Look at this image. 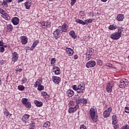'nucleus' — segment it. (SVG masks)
<instances>
[{
	"label": "nucleus",
	"instance_id": "f257e3e1",
	"mask_svg": "<svg viewBox=\"0 0 129 129\" xmlns=\"http://www.w3.org/2000/svg\"><path fill=\"white\" fill-rule=\"evenodd\" d=\"M90 115L94 122L97 121V115H96V109L91 108L90 109Z\"/></svg>",
	"mask_w": 129,
	"mask_h": 129
},
{
	"label": "nucleus",
	"instance_id": "f03ea898",
	"mask_svg": "<svg viewBox=\"0 0 129 129\" xmlns=\"http://www.w3.org/2000/svg\"><path fill=\"white\" fill-rule=\"evenodd\" d=\"M61 34H62V32L59 30L58 28L55 30L53 32V35L54 39L55 40H58V39H59V37L61 36Z\"/></svg>",
	"mask_w": 129,
	"mask_h": 129
},
{
	"label": "nucleus",
	"instance_id": "7ed1b4c3",
	"mask_svg": "<svg viewBox=\"0 0 129 129\" xmlns=\"http://www.w3.org/2000/svg\"><path fill=\"white\" fill-rule=\"evenodd\" d=\"M112 111V108L109 107L107 110L104 111L103 115V117L106 118L110 115V113Z\"/></svg>",
	"mask_w": 129,
	"mask_h": 129
},
{
	"label": "nucleus",
	"instance_id": "20e7f679",
	"mask_svg": "<svg viewBox=\"0 0 129 129\" xmlns=\"http://www.w3.org/2000/svg\"><path fill=\"white\" fill-rule=\"evenodd\" d=\"M114 85V83L110 82L107 84L106 86V91L108 93H110L112 91V88Z\"/></svg>",
	"mask_w": 129,
	"mask_h": 129
},
{
	"label": "nucleus",
	"instance_id": "39448f33",
	"mask_svg": "<svg viewBox=\"0 0 129 129\" xmlns=\"http://www.w3.org/2000/svg\"><path fill=\"white\" fill-rule=\"evenodd\" d=\"M58 29H59L60 31L61 32V33H66L67 32V30H68V25L64 23L62 26H59L58 28Z\"/></svg>",
	"mask_w": 129,
	"mask_h": 129
},
{
	"label": "nucleus",
	"instance_id": "423d86ee",
	"mask_svg": "<svg viewBox=\"0 0 129 129\" xmlns=\"http://www.w3.org/2000/svg\"><path fill=\"white\" fill-rule=\"evenodd\" d=\"M120 37H121V34L118 33V32H114L111 35L110 37L112 40H118Z\"/></svg>",
	"mask_w": 129,
	"mask_h": 129
},
{
	"label": "nucleus",
	"instance_id": "0eeeda50",
	"mask_svg": "<svg viewBox=\"0 0 129 129\" xmlns=\"http://www.w3.org/2000/svg\"><path fill=\"white\" fill-rule=\"evenodd\" d=\"M128 85V80L125 79H123L120 82L119 86L120 88H122V87H123L124 86H125L126 85Z\"/></svg>",
	"mask_w": 129,
	"mask_h": 129
},
{
	"label": "nucleus",
	"instance_id": "6e6552de",
	"mask_svg": "<svg viewBox=\"0 0 129 129\" xmlns=\"http://www.w3.org/2000/svg\"><path fill=\"white\" fill-rule=\"evenodd\" d=\"M78 108H79V105H76L74 107H71L68 110V112L69 113H74Z\"/></svg>",
	"mask_w": 129,
	"mask_h": 129
},
{
	"label": "nucleus",
	"instance_id": "1a4fd4ad",
	"mask_svg": "<svg viewBox=\"0 0 129 129\" xmlns=\"http://www.w3.org/2000/svg\"><path fill=\"white\" fill-rule=\"evenodd\" d=\"M96 65V62L94 60H91L88 61L86 63V67L87 68H90V67H94Z\"/></svg>",
	"mask_w": 129,
	"mask_h": 129
},
{
	"label": "nucleus",
	"instance_id": "9d476101",
	"mask_svg": "<svg viewBox=\"0 0 129 129\" xmlns=\"http://www.w3.org/2000/svg\"><path fill=\"white\" fill-rule=\"evenodd\" d=\"M52 81H53L54 83L55 84H59L61 81V78L57 76H53L52 78Z\"/></svg>",
	"mask_w": 129,
	"mask_h": 129
},
{
	"label": "nucleus",
	"instance_id": "9b49d317",
	"mask_svg": "<svg viewBox=\"0 0 129 129\" xmlns=\"http://www.w3.org/2000/svg\"><path fill=\"white\" fill-rule=\"evenodd\" d=\"M12 61L13 62H17L19 58V55L18 54V53L16 52H14L12 53Z\"/></svg>",
	"mask_w": 129,
	"mask_h": 129
},
{
	"label": "nucleus",
	"instance_id": "f8f14e48",
	"mask_svg": "<svg viewBox=\"0 0 129 129\" xmlns=\"http://www.w3.org/2000/svg\"><path fill=\"white\" fill-rule=\"evenodd\" d=\"M66 51L68 56H72L74 54V50L72 48L66 47Z\"/></svg>",
	"mask_w": 129,
	"mask_h": 129
},
{
	"label": "nucleus",
	"instance_id": "ddd939ff",
	"mask_svg": "<svg viewBox=\"0 0 129 129\" xmlns=\"http://www.w3.org/2000/svg\"><path fill=\"white\" fill-rule=\"evenodd\" d=\"M85 91V87L81 85L78 87V93H83Z\"/></svg>",
	"mask_w": 129,
	"mask_h": 129
},
{
	"label": "nucleus",
	"instance_id": "4468645a",
	"mask_svg": "<svg viewBox=\"0 0 129 129\" xmlns=\"http://www.w3.org/2000/svg\"><path fill=\"white\" fill-rule=\"evenodd\" d=\"M30 118V115L28 114H25L22 116V121L23 122H25V123H27V121H28V120Z\"/></svg>",
	"mask_w": 129,
	"mask_h": 129
},
{
	"label": "nucleus",
	"instance_id": "2eb2a0df",
	"mask_svg": "<svg viewBox=\"0 0 129 129\" xmlns=\"http://www.w3.org/2000/svg\"><path fill=\"white\" fill-rule=\"evenodd\" d=\"M67 95L69 97H72L74 95V91L73 90L69 89L67 92Z\"/></svg>",
	"mask_w": 129,
	"mask_h": 129
},
{
	"label": "nucleus",
	"instance_id": "dca6fc26",
	"mask_svg": "<svg viewBox=\"0 0 129 129\" xmlns=\"http://www.w3.org/2000/svg\"><path fill=\"white\" fill-rule=\"evenodd\" d=\"M12 22L13 23V25L17 26V25L19 24V19L18 17H14L13 19H12Z\"/></svg>",
	"mask_w": 129,
	"mask_h": 129
},
{
	"label": "nucleus",
	"instance_id": "f3484780",
	"mask_svg": "<svg viewBox=\"0 0 129 129\" xmlns=\"http://www.w3.org/2000/svg\"><path fill=\"white\" fill-rule=\"evenodd\" d=\"M21 42L23 45H26L28 43V37L27 36H23L21 38Z\"/></svg>",
	"mask_w": 129,
	"mask_h": 129
},
{
	"label": "nucleus",
	"instance_id": "a211bd4d",
	"mask_svg": "<svg viewBox=\"0 0 129 129\" xmlns=\"http://www.w3.org/2000/svg\"><path fill=\"white\" fill-rule=\"evenodd\" d=\"M42 79H38L35 83L34 86L35 87H38L39 85L42 84Z\"/></svg>",
	"mask_w": 129,
	"mask_h": 129
},
{
	"label": "nucleus",
	"instance_id": "6ab92c4d",
	"mask_svg": "<svg viewBox=\"0 0 129 129\" xmlns=\"http://www.w3.org/2000/svg\"><path fill=\"white\" fill-rule=\"evenodd\" d=\"M123 19H124V17L122 14H119L117 15L116 17L117 21H118L119 22L120 21H122Z\"/></svg>",
	"mask_w": 129,
	"mask_h": 129
},
{
	"label": "nucleus",
	"instance_id": "aec40b11",
	"mask_svg": "<svg viewBox=\"0 0 129 129\" xmlns=\"http://www.w3.org/2000/svg\"><path fill=\"white\" fill-rule=\"evenodd\" d=\"M39 44V41L38 40L35 41V42H33L32 46L30 48V50L31 51H33L34 50V48Z\"/></svg>",
	"mask_w": 129,
	"mask_h": 129
},
{
	"label": "nucleus",
	"instance_id": "412c9836",
	"mask_svg": "<svg viewBox=\"0 0 129 129\" xmlns=\"http://www.w3.org/2000/svg\"><path fill=\"white\" fill-rule=\"evenodd\" d=\"M113 124H116L117 123V119L116 118V115H114L112 117Z\"/></svg>",
	"mask_w": 129,
	"mask_h": 129
},
{
	"label": "nucleus",
	"instance_id": "4be33fe9",
	"mask_svg": "<svg viewBox=\"0 0 129 129\" xmlns=\"http://www.w3.org/2000/svg\"><path fill=\"white\" fill-rule=\"evenodd\" d=\"M4 113L6 116H12V114H10V112L7 109V108H4Z\"/></svg>",
	"mask_w": 129,
	"mask_h": 129
},
{
	"label": "nucleus",
	"instance_id": "5701e85b",
	"mask_svg": "<svg viewBox=\"0 0 129 129\" xmlns=\"http://www.w3.org/2000/svg\"><path fill=\"white\" fill-rule=\"evenodd\" d=\"M3 18L5 19V20H7V21H10L11 20V16L7 14V13H5L4 15L3 16Z\"/></svg>",
	"mask_w": 129,
	"mask_h": 129
},
{
	"label": "nucleus",
	"instance_id": "b1692460",
	"mask_svg": "<svg viewBox=\"0 0 129 129\" xmlns=\"http://www.w3.org/2000/svg\"><path fill=\"white\" fill-rule=\"evenodd\" d=\"M34 103L36 104V106H38V107H40L41 106H42V105H43V103L38 100H35L34 101Z\"/></svg>",
	"mask_w": 129,
	"mask_h": 129
},
{
	"label": "nucleus",
	"instance_id": "393cba45",
	"mask_svg": "<svg viewBox=\"0 0 129 129\" xmlns=\"http://www.w3.org/2000/svg\"><path fill=\"white\" fill-rule=\"evenodd\" d=\"M41 95L43 96V98H49V95L44 91L41 92Z\"/></svg>",
	"mask_w": 129,
	"mask_h": 129
},
{
	"label": "nucleus",
	"instance_id": "a878e982",
	"mask_svg": "<svg viewBox=\"0 0 129 129\" xmlns=\"http://www.w3.org/2000/svg\"><path fill=\"white\" fill-rule=\"evenodd\" d=\"M24 4L26 7V9H27V10H29L31 7V2L27 1L25 2Z\"/></svg>",
	"mask_w": 129,
	"mask_h": 129
},
{
	"label": "nucleus",
	"instance_id": "bb28decb",
	"mask_svg": "<svg viewBox=\"0 0 129 129\" xmlns=\"http://www.w3.org/2000/svg\"><path fill=\"white\" fill-rule=\"evenodd\" d=\"M117 28V26H116L114 24L111 25L108 27L109 30H115Z\"/></svg>",
	"mask_w": 129,
	"mask_h": 129
},
{
	"label": "nucleus",
	"instance_id": "cd10ccee",
	"mask_svg": "<svg viewBox=\"0 0 129 129\" xmlns=\"http://www.w3.org/2000/svg\"><path fill=\"white\" fill-rule=\"evenodd\" d=\"M13 25L11 24H9L7 25V32H12L13 31Z\"/></svg>",
	"mask_w": 129,
	"mask_h": 129
},
{
	"label": "nucleus",
	"instance_id": "c85d7f7f",
	"mask_svg": "<svg viewBox=\"0 0 129 129\" xmlns=\"http://www.w3.org/2000/svg\"><path fill=\"white\" fill-rule=\"evenodd\" d=\"M93 22V19H89L85 20L86 25H88V24H91Z\"/></svg>",
	"mask_w": 129,
	"mask_h": 129
},
{
	"label": "nucleus",
	"instance_id": "c756f323",
	"mask_svg": "<svg viewBox=\"0 0 129 129\" xmlns=\"http://www.w3.org/2000/svg\"><path fill=\"white\" fill-rule=\"evenodd\" d=\"M21 101L23 103V104H24V105H25V104H27L29 102L28 101V99L26 98H23L22 99Z\"/></svg>",
	"mask_w": 129,
	"mask_h": 129
},
{
	"label": "nucleus",
	"instance_id": "7c9ffc66",
	"mask_svg": "<svg viewBox=\"0 0 129 129\" xmlns=\"http://www.w3.org/2000/svg\"><path fill=\"white\" fill-rule=\"evenodd\" d=\"M86 53H88L89 54L92 55V54L94 53V49L91 48L89 50H88Z\"/></svg>",
	"mask_w": 129,
	"mask_h": 129
},
{
	"label": "nucleus",
	"instance_id": "2f4dec72",
	"mask_svg": "<svg viewBox=\"0 0 129 129\" xmlns=\"http://www.w3.org/2000/svg\"><path fill=\"white\" fill-rule=\"evenodd\" d=\"M70 35L74 39H75L76 38V35H75V32H74V31H71L70 32Z\"/></svg>",
	"mask_w": 129,
	"mask_h": 129
},
{
	"label": "nucleus",
	"instance_id": "473e14b6",
	"mask_svg": "<svg viewBox=\"0 0 129 129\" xmlns=\"http://www.w3.org/2000/svg\"><path fill=\"white\" fill-rule=\"evenodd\" d=\"M18 88L20 91H24L25 90V87L23 85L18 86Z\"/></svg>",
	"mask_w": 129,
	"mask_h": 129
},
{
	"label": "nucleus",
	"instance_id": "72a5a7b5",
	"mask_svg": "<svg viewBox=\"0 0 129 129\" xmlns=\"http://www.w3.org/2000/svg\"><path fill=\"white\" fill-rule=\"evenodd\" d=\"M51 125V123L49 121H46L45 123L43 124V126L44 127H49Z\"/></svg>",
	"mask_w": 129,
	"mask_h": 129
},
{
	"label": "nucleus",
	"instance_id": "f704fd0d",
	"mask_svg": "<svg viewBox=\"0 0 129 129\" xmlns=\"http://www.w3.org/2000/svg\"><path fill=\"white\" fill-rule=\"evenodd\" d=\"M91 54H89L88 53H86V60H87L88 61H89V60H90V59H91Z\"/></svg>",
	"mask_w": 129,
	"mask_h": 129
},
{
	"label": "nucleus",
	"instance_id": "c9c22d12",
	"mask_svg": "<svg viewBox=\"0 0 129 129\" xmlns=\"http://www.w3.org/2000/svg\"><path fill=\"white\" fill-rule=\"evenodd\" d=\"M41 25L42 27H44V28H47V27H48V22H41Z\"/></svg>",
	"mask_w": 129,
	"mask_h": 129
},
{
	"label": "nucleus",
	"instance_id": "e433bc0d",
	"mask_svg": "<svg viewBox=\"0 0 129 129\" xmlns=\"http://www.w3.org/2000/svg\"><path fill=\"white\" fill-rule=\"evenodd\" d=\"M37 87H38V88H37L38 90H39L40 91L42 90H44V86L40 85Z\"/></svg>",
	"mask_w": 129,
	"mask_h": 129
},
{
	"label": "nucleus",
	"instance_id": "4c0bfd02",
	"mask_svg": "<svg viewBox=\"0 0 129 129\" xmlns=\"http://www.w3.org/2000/svg\"><path fill=\"white\" fill-rule=\"evenodd\" d=\"M97 64L99 66H102V61L99 59H98L97 60Z\"/></svg>",
	"mask_w": 129,
	"mask_h": 129
},
{
	"label": "nucleus",
	"instance_id": "58836bf2",
	"mask_svg": "<svg viewBox=\"0 0 129 129\" xmlns=\"http://www.w3.org/2000/svg\"><path fill=\"white\" fill-rule=\"evenodd\" d=\"M2 6H6V7H9V5L8 4V2H7V0L6 1H5V0L3 1V2L2 4Z\"/></svg>",
	"mask_w": 129,
	"mask_h": 129
},
{
	"label": "nucleus",
	"instance_id": "ea45409f",
	"mask_svg": "<svg viewBox=\"0 0 129 129\" xmlns=\"http://www.w3.org/2000/svg\"><path fill=\"white\" fill-rule=\"evenodd\" d=\"M25 106H26V107L27 108H31V103L30 102H28L27 104H25Z\"/></svg>",
	"mask_w": 129,
	"mask_h": 129
},
{
	"label": "nucleus",
	"instance_id": "a19ab883",
	"mask_svg": "<svg viewBox=\"0 0 129 129\" xmlns=\"http://www.w3.org/2000/svg\"><path fill=\"white\" fill-rule=\"evenodd\" d=\"M55 62H56V58H53L52 59H51L50 63H51V65H54L55 64Z\"/></svg>",
	"mask_w": 129,
	"mask_h": 129
},
{
	"label": "nucleus",
	"instance_id": "79ce46f5",
	"mask_svg": "<svg viewBox=\"0 0 129 129\" xmlns=\"http://www.w3.org/2000/svg\"><path fill=\"white\" fill-rule=\"evenodd\" d=\"M0 13L1 15H2V17L6 14V13H5V11L3 9H0Z\"/></svg>",
	"mask_w": 129,
	"mask_h": 129
},
{
	"label": "nucleus",
	"instance_id": "37998d69",
	"mask_svg": "<svg viewBox=\"0 0 129 129\" xmlns=\"http://www.w3.org/2000/svg\"><path fill=\"white\" fill-rule=\"evenodd\" d=\"M73 89H74V90H75L78 92V87H77V86L76 85H75L73 87Z\"/></svg>",
	"mask_w": 129,
	"mask_h": 129
},
{
	"label": "nucleus",
	"instance_id": "c03bdc74",
	"mask_svg": "<svg viewBox=\"0 0 129 129\" xmlns=\"http://www.w3.org/2000/svg\"><path fill=\"white\" fill-rule=\"evenodd\" d=\"M76 103H78V104H79L80 103H82V99L80 98L77 100Z\"/></svg>",
	"mask_w": 129,
	"mask_h": 129
},
{
	"label": "nucleus",
	"instance_id": "a18cd8bd",
	"mask_svg": "<svg viewBox=\"0 0 129 129\" xmlns=\"http://www.w3.org/2000/svg\"><path fill=\"white\" fill-rule=\"evenodd\" d=\"M77 0H71V5L72 6H74L75 5V3H76Z\"/></svg>",
	"mask_w": 129,
	"mask_h": 129
},
{
	"label": "nucleus",
	"instance_id": "49530a36",
	"mask_svg": "<svg viewBox=\"0 0 129 129\" xmlns=\"http://www.w3.org/2000/svg\"><path fill=\"white\" fill-rule=\"evenodd\" d=\"M0 52H1V53L5 52V47H4V46L0 47Z\"/></svg>",
	"mask_w": 129,
	"mask_h": 129
},
{
	"label": "nucleus",
	"instance_id": "de8ad7c7",
	"mask_svg": "<svg viewBox=\"0 0 129 129\" xmlns=\"http://www.w3.org/2000/svg\"><path fill=\"white\" fill-rule=\"evenodd\" d=\"M69 106H74V102L73 101H71L69 103Z\"/></svg>",
	"mask_w": 129,
	"mask_h": 129
},
{
	"label": "nucleus",
	"instance_id": "09e8293b",
	"mask_svg": "<svg viewBox=\"0 0 129 129\" xmlns=\"http://www.w3.org/2000/svg\"><path fill=\"white\" fill-rule=\"evenodd\" d=\"M125 112L126 113H129V107H125Z\"/></svg>",
	"mask_w": 129,
	"mask_h": 129
},
{
	"label": "nucleus",
	"instance_id": "8fccbe9b",
	"mask_svg": "<svg viewBox=\"0 0 129 129\" xmlns=\"http://www.w3.org/2000/svg\"><path fill=\"white\" fill-rule=\"evenodd\" d=\"M21 82H22V83H26L27 82V79L26 78H23L21 80Z\"/></svg>",
	"mask_w": 129,
	"mask_h": 129
},
{
	"label": "nucleus",
	"instance_id": "3c124183",
	"mask_svg": "<svg viewBox=\"0 0 129 129\" xmlns=\"http://www.w3.org/2000/svg\"><path fill=\"white\" fill-rule=\"evenodd\" d=\"M82 103H83L84 104H86V103H87V99H82Z\"/></svg>",
	"mask_w": 129,
	"mask_h": 129
},
{
	"label": "nucleus",
	"instance_id": "603ef678",
	"mask_svg": "<svg viewBox=\"0 0 129 129\" xmlns=\"http://www.w3.org/2000/svg\"><path fill=\"white\" fill-rule=\"evenodd\" d=\"M121 129H129V126L128 125H125L123 127H122Z\"/></svg>",
	"mask_w": 129,
	"mask_h": 129
},
{
	"label": "nucleus",
	"instance_id": "864d4df0",
	"mask_svg": "<svg viewBox=\"0 0 129 129\" xmlns=\"http://www.w3.org/2000/svg\"><path fill=\"white\" fill-rule=\"evenodd\" d=\"M81 21H82V20L80 19H77L75 20V22L76 23H78V24H81Z\"/></svg>",
	"mask_w": 129,
	"mask_h": 129
},
{
	"label": "nucleus",
	"instance_id": "5fc2aeb1",
	"mask_svg": "<svg viewBox=\"0 0 129 129\" xmlns=\"http://www.w3.org/2000/svg\"><path fill=\"white\" fill-rule=\"evenodd\" d=\"M106 66H107V67H112V64L110 63H107L106 64Z\"/></svg>",
	"mask_w": 129,
	"mask_h": 129
},
{
	"label": "nucleus",
	"instance_id": "6e6d98bb",
	"mask_svg": "<svg viewBox=\"0 0 129 129\" xmlns=\"http://www.w3.org/2000/svg\"><path fill=\"white\" fill-rule=\"evenodd\" d=\"M80 129H87L86 128V126L84 125H81L80 126Z\"/></svg>",
	"mask_w": 129,
	"mask_h": 129
},
{
	"label": "nucleus",
	"instance_id": "4d7b16f0",
	"mask_svg": "<svg viewBox=\"0 0 129 129\" xmlns=\"http://www.w3.org/2000/svg\"><path fill=\"white\" fill-rule=\"evenodd\" d=\"M54 69H56L55 71L60 72V69L58 67H54Z\"/></svg>",
	"mask_w": 129,
	"mask_h": 129
},
{
	"label": "nucleus",
	"instance_id": "13d9d810",
	"mask_svg": "<svg viewBox=\"0 0 129 129\" xmlns=\"http://www.w3.org/2000/svg\"><path fill=\"white\" fill-rule=\"evenodd\" d=\"M81 25H86V23H85V21L84 22V21H83V20H82L81 21V23H80Z\"/></svg>",
	"mask_w": 129,
	"mask_h": 129
},
{
	"label": "nucleus",
	"instance_id": "bf43d9fd",
	"mask_svg": "<svg viewBox=\"0 0 129 129\" xmlns=\"http://www.w3.org/2000/svg\"><path fill=\"white\" fill-rule=\"evenodd\" d=\"M117 33H118L119 34H121V33H122V30L121 29L119 30Z\"/></svg>",
	"mask_w": 129,
	"mask_h": 129
},
{
	"label": "nucleus",
	"instance_id": "052dcab7",
	"mask_svg": "<svg viewBox=\"0 0 129 129\" xmlns=\"http://www.w3.org/2000/svg\"><path fill=\"white\" fill-rule=\"evenodd\" d=\"M0 46H4V42L3 40L0 41Z\"/></svg>",
	"mask_w": 129,
	"mask_h": 129
},
{
	"label": "nucleus",
	"instance_id": "680f3d73",
	"mask_svg": "<svg viewBox=\"0 0 129 129\" xmlns=\"http://www.w3.org/2000/svg\"><path fill=\"white\" fill-rule=\"evenodd\" d=\"M60 72H57V71H55L54 73L55 74H56V75H59V74H60Z\"/></svg>",
	"mask_w": 129,
	"mask_h": 129
},
{
	"label": "nucleus",
	"instance_id": "e2e57ef3",
	"mask_svg": "<svg viewBox=\"0 0 129 129\" xmlns=\"http://www.w3.org/2000/svg\"><path fill=\"white\" fill-rule=\"evenodd\" d=\"M78 56L77 55H74V59L75 60H76V59H78Z\"/></svg>",
	"mask_w": 129,
	"mask_h": 129
},
{
	"label": "nucleus",
	"instance_id": "0e129e2a",
	"mask_svg": "<svg viewBox=\"0 0 129 129\" xmlns=\"http://www.w3.org/2000/svg\"><path fill=\"white\" fill-rule=\"evenodd\" d=\"M22 2H24V0H18V4H20V3H22Z\"/></svg>",
	"mask_w": 129,
	"mask_h": 129
},
{
	"label": "nucleus",
	"instance_id": "69168bd1",
	"mask_svg": "<svg viewBox=\"0 0 129 129\" xmlns=\"http://www.w3.org/2000/svg\"><path fill=\"white\" fill-rule=\"evenodd\" d=\"M12 0H6L7 1V3H12Z\"/></svg>",
	"mask_w": 129,
	"mask_h": 129
},
{
	"label": "nucleus",
	"instance_id": "338daca9",
	"mask_svg": "<svg viewBox=\"0 0 129 129\" xmlns=\"http://www.w3.org/2000/svg\"><path fill=\"white\" fill-rule=\"evenodd\" d=\"M1 64L3 65V64H4V60H1Z\"/></svg>",
	"mask_w": 129,
	"mask_h": 129
},
{
	"label": "nucleus",
	"instance_id": "774afa93",
	"mask_svg": "<svg viewBox=\"0 0 129 129\" xmlns=\"http://www.w3.org/2000/svg\"><path fill=\"white\" fill-rule=\"evenodd\" d=\"M50 27V23H48L47 27Z\"/></svg>",
	"mask_w": 129,
	"mask_h": 129
}]
</instances>
